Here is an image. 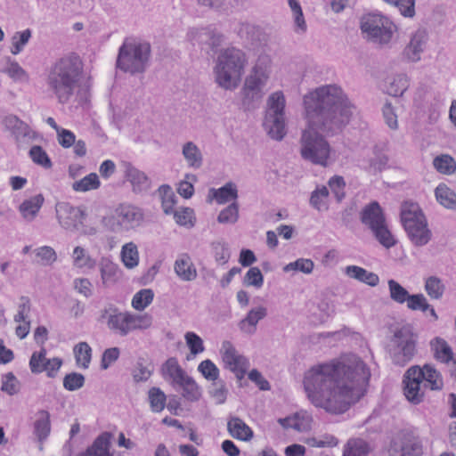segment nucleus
<instances>
[{"label":"nucleus","instance_id":"54","mask_svg":"<svg viewBox=\"0 0 456 456\" xmlns=\"http://www.w3.org/2000/svg\"><path fill=\"white\" fill-rule=\"evenodd\" d=\"M36 256L38 261L45 265H52L57 259L54 249L49 246H43L36 250Z\"/></svg>","mask_w":456,"mask_h":456},{"label":"nucleus","instance_id":"2","mask_svg":"<svg viewBox=\"0 0 456 456\" xmlns=\"http://www.w3.org/2000/svg\"><path fill=\"white\" fill-rule=\"evenodd\" d=\"M308 126L301 138V155L314 164L326 167L331 149L323 138L348 123L350 104L342 90L335 86L316 89L304 99Z\"/></svg>","mask_w":456,"mask_h":456},{"label":"nucleus","instance_id":"48","mask_svg":"<svg viewBox=\"0 0 456 456\" xmlns=\"http://www.w3.org/2000/svg\"><path fill=\"white\" fill-rule=\"evenodd\" d=\"M409 86L408 78L403 75L395 77L387 87L388 94L398 97L402 96Z\"/></svg>","mask_w":456,"mask_h":456},{"label":"nucleus","instance_id":"51","mask_svg":"<svg viewBox=\"0 0 456 456\" xmlns=\"http://www.w3.org/2000/svg\"><path fill=\"white\" fill-rule=\"evenodd\" d=\"M238 218L239 207L237 203L232 202L219 213L217 220L221 224H234Z\"/></svg>","mask_w":456,"mask_h":456},{"label":"nucleus","instance_id":"36","mask_svg":"<svg viewBox=\"0 0 456 456\" xmlns=\"http://www.w3.org/2000/svg\"><path fill=\"white\" fill-rule=\"evenodd\" d=\"M74 354L77 365L86 369L92 358V348L86 342H80L74 347Z\"/></svg>","mask_w":456,"mask_h":456},{"label":"nucleus","instance_id":"20","mask_svg":"<svg viewBox=\"0 0 456 456\" xmlns=\"http://www.w3.org/2000/svg\"><path fill=\"white\" fill-rule=\"evenodd\" d=\"M361 220L364 224L368 225L370 230L386 223L382 209L376 201L371 202L362 209Z\"/></svg>","mask_w":456,"mask_h":456},{"label":"nucleus","instance_id":"11","mask_svg":"<svg viewBox=\"0 0 456 456\" xmlns=\"http://www.w3.org/2000/svg\"><path fill=\"white\" fill-rule=\"evenodd\" d=\"M394 348L391 357L395 365L404 366L410 362L416 354L415 335L406 328L398 330L394 336Z\"/></svg>","mask_w":456,"mask_h":456},{"label":"nucleus","instance_id":"35","mask_svg":"<svg viewBox=\"0 0 456 456\" xmlns=\"http://www.w3.org/2000/svg\"><path fill=\"white\" fill-rule=\"evenodd\" d=\"M154 293L151 289H142L136 292L132 298V307L136 311H143L153 301Z\"/></svg>","mask_w":456,"mask_h":456},{"label":"nucleus","instance_id":"31","mask_svg":"<svg viewBox=\"0 0 456 456\" xmlns=\"http://www.w3.org/2000/svg\"><path fill=\"white\" fill-rule=\"evenodd\" d=\"M369 452V445L364 440L353 438L345 445L343 456H368Z\"/></svg>","mask_w":456,"mask_h":456},{"label":"nucleus","instance_id":"33","mask_svg":"<svg viewBox=\"0 0 456 456\" xmlns=\"http://www.w3.org/2000/svg\"><path fill=\"white\" fill-rule=\"evenodd\" d=\"M101 186L99 176L96 173H90L82 179L76 181L72 184L75 191L86 192L88 191L97 190Z\"/></svg>","mask_w":456,"mask_h":456},{"label":"nucleus","instance_id":"50","mask_svg":"<svg viewBox=\"0 0 456 456\" xmlns=\"http://www.w3.org/2000/svg\"><path fill=\"white\" fill-rule=\"evenodd\" d=\"M29 156L33 162L42 166L45 168H50L52 167V161L50 158L41 146H32L29 150Z\"/></svg>","mask_w":456,"mask_h":456},{"label":"nucleus","instance_id":"10","mask_svg":"<svg viewBox=\"0 0 456 456\" xmlns=\"http://www.w3.org/2000/svg\"><path fill=\"white\" fill-rule=\"evenodd\" d=\"M392 21L379 13H369L364 15L361 20V28L362 33L379 43H387L393 35Z\"/></svg>","mask_w":456,"mask_h":456},{"label":"nucleus","instance_id":"43","mask_svg":"<svg viewBox=\"0 0 456 456\" xmlns=\"http://www.w3.org/2000/svg\"><path fill=\"white\" fill-rule=\"evenodd\" d=\"M173 215L178 225L192 227L195 224L194 211L191 208H181L178 210H175Z\"/></svg>","mask_w":456,"mask_h":456},{"label":"nucleus","instance_id":"12","mask_svg":"<svg viewBox=\"0 0 456 456\" xmlns=\"http://www.w3.org/2000/svg\"><path fill=\"white\" fill-rule=\"evenodd\" d=\"M399 449L395 446L389 450V456H423V439L416 429L402 430L398 435Z\"/></svg>","mask_w":456,"mask_h":456},{"label":"nucleus","instance_id":"53","mask_svg":"<svg viewBox=\"0 0 456 456\" xmlns=\"http://www.w3.org/2000/svg\"><path fill=\"white\" fill-rule=\"evenodd\" d=\"M407 302V307L412 311L426 312L429 309V304L423 294L410 295Z\"/></svg>","mask_w":456,"mask_h":456},{"label":"nucleus","instance_id":"56","mask_svg":"<svg viewBox=\"0 0 456 456\" xmlns=\"http://www.w3.org/2000/svg\"><path fill=\"white\" fill-rule=\"evenodd\" d=\"M398 7L402 15L413 17L415 14V0H384Z\"/></svg>","mask_w":456,"mask_h":456},{"label":"nucleus","instance_id":"45","mask_svg":"<svg viewBox=\"0 0 456 456\" xmlns=\"http://www.w3.org/2000/svg\"><path fill=\"white\" fill-rule=\"evenodd\" d=\"M329 197V191L326 186L317 188L312 192L310 203L317 210H325L328 208L327 202Z\"/></svg>","mask_w":456,"mask_h":456},{"label":"nucleus","instance_id":"47","mask_svg":"<svg viewBox=\"0 0 456 456\" xmlns=\"http://www.w3.org/2000/svg\"><path fill=\"white\" fill-rule=\"evenodd\" d=\"M387 284L391 299L399 304L405 303L410 296L408 291L395 280H389Z\"/></svg>","mask_w":456,"mask_h":456},{"label":"nucleus","instance_id":"15","mask_svg":"<svg viewBox=\"0 0 456 456\" xmlns=\"http://www.w3.org/2000/svg\"><path fill=\"white\" fill-rule=\"evenodd\" d=\"M56 214L60 224L65 229H76L82 224L86 213L80 208L73 207L69 203H59L56 206Z\"/></svg>","mask_w":456,"mask_h":456},{"label":"nucleus","instance_id":"5","mask_svg":"<svg viewBox=\"0 0 456 456\" xmlns=\"http://www.w3.org/2000/svg\"><path fill=\"white\" fill-rule=\"evenodd\" d=\"M246 63L245 54L238 49H226L216 67V82L225 89H232L240 81Z\"/></svg>","mask_w":456,"mask_h":456},{"label":"nucleus","instance_id":"41","mask_svg":"<svg viewBox=\"0 0 456 456\" xmlns=\"http://www.w3.org/2000/svg\"><path fill=\"white\" fill-rule=\"evenodd\" d=\"M151 409L154 412H160L166 406L167 397L159 387H151L148 393Z\"/></svg>","mask_w":456,"mask_h":456},{"label":"nucleus","instance_id":"18","mask_svg":"<svg viewBox=\"0 0 456 456\" xmlns=\"http://www.w3.org/2000/svg\"><path fill=\"white\" fill-rule=\"evenodd\" d=\"M161 375L165 380L178 386L188 375L175 357L168 358L161 366Z\"/></svg>","mask_w":456,"mask_h":456},{"label":"nucleus","instance_id":"16","mask_svg":"<svg viewBox=\"0 0 456 456\" xmlns=\"http://www.w3.org/2000/svg\"><path fill=\"white\" fill-rule=\"evenodd\" d=\"M222 358L225 367L234 372L238 379H240L245 376L248 362L245 357L240 355L229 342L223 345Z\"/></svg>","mask_w":456,"mask_h":456},{"label":"nucleus","instance_id":"60","mask_svg":"<svg viewBox=\"0 0 456 456\" xmlns=\"http://www.w3.org/2000/svg\"><path fill=\"white\" fill-rule=\"evenodd\" d=\"M4 72L15 81H24L28 79L27 72L19 65L12 61L5 68Z\"/></svg>","mask_w":456,"mask_h":456},{"label":"nucleus","instance_id":"30","mask_svg":"<svg viewBox=\"0 0 456 456\" xmlns=\"http://www.w3.org/2000/svg\"><path fill=\"white\" fill-rule=\"evenodd\" d=\"M436 200L447 208H456V193L445 183H440L435 191Z\"/></svg>","mask_w":456,"mask_h":456},{"label":"nucleus","instance_id":"1","mask_svg":"<svg viewBox=\"0 0 456 456\" xmlns=\"http://www.w3.org/2000/svg\"><path fill=\"white\" fill-rule=\"evenodd\" d=\"M370 378L363 361L352 356L313 366L305 374L304 387L316 407L343 413L365 395Z\"/></svg>","mask_w":456,"mask_h":456},{"label":"nucleus","instance_id":"42","mask_svg":"<svg viewBox=\"0 0 456 456\" xmlns=\"http://www.w3.org/2000/svg\"><path fill=\"white\" fill-rule=\"evenodd\" d=\"M379 240V242L387 248L394 247L396 244V240L388 230L386 223L381 225H379L375 229L371 230Z\"/></svg>","mask_w":456,"mask_h":456},{"label":"nucleus","instance_id":"40","mask_svg":"<svg viewBox=\"0 0 456 456\" xmlns=\"http://www.w3.org/2000/svg\"><path fill=\"white\" fill-rule=\"evenodd\" d=\"M266 315V308L263 306H258L256 308L251 309L245 319H243L240 322V327L242 330H246V325H249L250 329L247 330L248 331H254L257 322L265 318Z\"/></svg>","mask_w":456,"mask_h":456},{"label":"nucleus","instance_id":"38","mask_svg":"<svg viewBox=\"0 0 456 456\" xmlns=\"http://www.w3.org/2000/svg\"><path fill=\"white\" fill-rule=\"evenodd\" d=\"M178 386L183 390V396L188 401L193 402L200 399V389L192 378L187 376Z\"/></svg>","mask_w":456,"mask_h":456},{"label":"nucleus","instance_id":"23","mask_svg":"<svg viewBox=\"0 0 456 456\" xmlns=\"http://www.w3.org/2000/svg\"><path fill=\"white\" fill-rule=\"evenodd\" d=\"M208 198L210 201L215 200L216 203L223 205L235 200L238 198V190L234 183H227L219 189H211L208 193Z\"/></svg>","mask_w":456,"mask_h":456},{"label":"nucleus","instance_id":"39","mask_svg":"<svg viewBox=\"0 0 456 456\" xmlns=\"http://www.w3.org/2000/svg\"><path fill=\"white\" fill-rule=\"evenodd\" d=\"M425 290L432 299H440L445 290L442 280L436 276H430L425 281Z\"/></svg>","mask_w":456,"mask_h":456},{"label":"nucleus","instance_id":"37","mask_svg":"<svg viewBox=\"0 0 456 456\" xmlns=\"http://www.w3.org/2000/svg\"><path fill=\"white\" fill-rule=\"evenodd\" d=\"M118 266L113 262L104 259L101 262V276L103 284L108 285L115 282L119 274Z\"/></svg>","mask_w":456,"mask_h":456},{"label":"nucleus","instance_id":"58","mask_svg":"<svg viewBox=\"0 0 456 456\" xmlns=\"http://www.w3.org/2000/svg\"><path fill=\"white\" fill-rule=\"evenodd\" d=\"M85 378L80 373L67 374L63 379V386L69 391H74L83 387Z\"/></svg>","mask_w":456,"mask_h":456},{"label":"nucleus","instance_id":"27","mask_svg":"<svg viewBox=\"0 0 456 456\" xmlns=\"http://www.w3.org/2000/svg\"><path fill=\"white\" fill-rule=\"evenodd\" d=\"M175 273L183 281H191L196 278L197 272L191 258L187 255H183L176 259L175 263Z\"/></svg>","mask_w":456,"mask_h":456},{"label":"nucleus","instance_id":"13","mask_svg":"<svg viewBox=\"0 0 456 456\" xmlns=\"http://www.w3.org/2000/svg\"><path fill=\"white\" fill-rule=\"evenodd\" d=\"M403 395L406 399L413 403H420L425 396V389L423 384V373L418 365L409 368L403 379Z\"/></svg>","mask_w":456,"mask_h":456},{"label":"nucleus","instance_id":"57","mask_svg":"<svg viewBox=\"0 0 456 456\" xmlns=\"http://www.w3.org/2000/svg\"><path fill=\"white\" fill-rule=\"evenodd\" d=\"M46 351L45 348H42L40 352H35L32 354L29 367L33 373H40L44 371V366L46 362Z\"/></svg>","mask_w":456,"mask_h":456},{"label":"nucleus","instance_id":"34","mask_svg":"<svg viewBox=\"0 0 456 456\" xmlns=\"http://www.w3.org/2000/svg\"><path fill=\"white\" fill-rule=\"evenodd\" d=\"M436 170L443 175H452L456 171V161L448 154L437 156L433 160Z\"/></svg>","mask_w":456,"mask_h":456},{"label":"nucleus","instance_id":"4","mask_svg":"<svg viewBox=\"0 0 456 456\" xmlns=\"http://www.w3.org/2000/svg\"><path fill=\"white\" fill-rule=\"evenodd\" d=\"M98 321L106 323L109 330L120 336H126L134 330H146L152 324V316L149 314H132L122 312L110 305L100 313Z\"/></svg>","mask_w":456,"mask_h":456},{"label":"nucleus","instance_id":"26","mask_svg":"<svg viewBox=\"0 0 456 456\" xmlns=\"http://www.w3.org/2000/svg\"><path fill=\"white\" fill-rule=\"evenodd\" d=\"M346 273L359 281L366 283L371 287H375L379 284V276L371 272H368L362 267L357 265H349L346 269Z\"/></svg>","mask_w":456,"mask_h":456},{"label":"nucleus","instance_id":"29","mask_svg":"<svg viewBox=\"0 0 456 456\" xmlns=\"http://www.w3.org/2000/svg\"><path fill=\"white\" fill-rule=\"evenodd\" d=\"M123 265L127 269H133L139 264V251L135 243L127 242L123 245L120 252Z\"/></svg>","mask_w":456,"mask_h":456},{"label":"nucleus","instance_id":"24","mask_svg":"<svg viewBox=\"0 0 456 456\" xmlns=\"http://www.w3.org/2000/svg\"><path fill=\"white\" fill-rule=\"evenodd\" d=\"M423 373V384L430 390H441L444 387L442 376L432 365L425 364L420 368Z\"/></svg>","mask_w":456,"mask_h":456},{"label":"nucleus","instance_id":"6","mask_svg":"<svg viewBox=\"0 0 456 456\" xmlns=\"http://www.w3.org/2000/svg\"><path fill=\"white\" fill-rule=\"evenodd\" d=\"M401 221L413 244L426 245L431 237L424 214L417 203L405 201L401 208Z\"/></svg>","mask_w":456,"mask_h":456},{"label":"nucleus","instance_id":"49","mask_svg":"<svg viewBox=\"0 0 456 456\" xmlns=\"http://www.w3.org/2000/svg\"><path fill=\"white\" fill-rule=\"evenodd\" d=\"M30 37L31 31L29 29L16 32L12 37L11 53L14 55L20 53L24 48L25 45L28 42Z\"/></svg>","mask_w":456,"mask_h":456},{"label":"nucleus","instance_id":"44","mask_svg":"<svg viewBox=\"0 0 456 456\" xmlns=\"http://www.w3.org/2000/svg\"><path fill=\"white\" fill-rule=\"evenodd\" d=\"M183 154L189 166L193 167H199L201 165V153L198 147L192 142H187L183 146Z\"/></svg>","mask_w":456,"mask_h":456},{"label":"nucleus","instance_id":"9","mask_svg":"<svg viewBox=\"0 0 456 456\" xmlns=\"http://www.w3.org/2000/svg\"><path fill=\"white\" fill-rule=\"evenodd\" d=\"M285 98L281 92L272 94L267 102L264 126L268 134L275 140H281L285 134Z\"/></svg>","mask_w":456,"mask_h":456},{"label":"nucleus","instance_id":"59","mask_svg":"<svg viewBox=\"0 0 456 456\" xmlns=\"http://www.w3.org/2000/svg\"><path fill=\"white\" fill-rule=\"evenodd\" d=\"M2 391L10 395H15L19 391V381L12 372H8L2 379Z\"/></svg>","mask_w":456,"mask_h":456},{"label":"nucleus","instance_id":"52","mask_svg":"<svg viewBox=\"0 0 456 456\" xmlns=\"http://www.w3.org/2000/svg\"><path fill=\"white\" fill-rule=\"evenodd\" d=\"M186 345L191 354L196 355L204 351V345L201 338L192 331H188L184 336Z\"/></svg>","mask_w":456,"mask_h":456},{"label":"nucleus","instance_id":"55","mask_svg":"<svg viewBox=\"0 0 456 456\" xmlns=\"http://www.w3.org/2000/svg\"><path fill=\"white\" fill-rule=\"evenodd\" d=\"M199 371L208 380H216L219 376L218 368L210 360L202 361L199 367Z\"/></svg>","mask_w":456,"mask_h":456},{"label":"nucleus","instance_id":"62","mask_svg":"<svg viewBox=\"0 0 456 456\" xmlns=\"http://www.w3.org/2000/svg\"><path fill=\"white\" fill-rule=\"evenodd\" d=\"M212 247L216 261L220 265L226 264L230 258V251L227 246L223 242H215Z\"/></svg>","mask_w":456,"mask_h":456},{"label":"nucleus","instance_id":"3","mask_svg":"<svg viewBox=\"0 0 456 456\" xmlns=\"http://www.w3.org/2000/svg\"><path fill=\"white\" fill-rule=\"evenodd\" d=\"M83 73V61L76 53L57 60L51 67L47 85L60 102H66L74 94Z\"/></svg>","mask_w":456,"mask_h":456},{"label":"nucleus","instance_id":"7","mask_svg":"<svg viewBox=\"0 0 456 456\" xmlns=\"http://www.w3.org/2000/svg\"><path fill=\"white\" fill-rule=\"evenodd\" d=\"M151 47L148 43H132L126 40L119 49L117 65L130 73L142 72L148 61Z\"/></svg>","mask_w":456,"mask_h":456},{"label":"nucleus","instance_id":"63","mask_svg":"<svg viewBox=\"0 0 456 456\" xmlns=\"http://www.w3.org/2000/svg\"><path fill=\"white\" fill-rule=\"evenodd\" d=\"M56 133L58 142L61 147L68 149L73 146L76 135L72 131L61 127Z\"/></svg>","mask_w":456,"mask_h":456},{"label":"nucleus","instance_id":"17","mask_svg":"<svg viewBox=\"0 0 456 456\" xmlns=\"http://www.w3.org/2000/svg\"><path fill=\"white\" fill-rule=\"evenodd\" d=\"M430 346L435 359L450 367L451 376L456 379V355L449 344L441 338H436L430 342Z\"/></svg>","mask_w":456,"mask_h":456},{"label":"nucleus","instance_id":"32","mask_svg":"<svg viewBox=\"0 0 456 456\" xmlns=\"http://www.w3.org/2000/svg\"><path fill=\"white\" fill-rule=\"evenodd\" d=\"M35 433L37 436L42 440L45 439L50 433V414L46 411H39L37 413V419L34 424Z\"/></svg>","mask_w":456,"mask_h":456},{"label":"nucleus","instance_id":"19","mask_svg":"<svg viewBox=\"0 0 456 456\" xmlns=\"http://www.w3.org/2000/svg\"><path fill=\"white\" fill-rule=\"evenodd\" d=\"M227 430L234 439L243 442H248L254 436L252 428L239 417H231L228 419Z\"/></svg>","mask_w":456,"mask_h":456},{"label":"nucleus","instance_id":"14","mask_svg":"<svg viewBox=\"0 0 456 456\" xmlns=\"http://www.w3.org/2000/svg\"><path fill=\"white\" fill-rule=\"evenodd\" d=\"M267 79L268 73L266 69L256 65L253 69L252 74H250L245 81L243 87L245 105H249L251 101L260 100L262 98L261 89Z\"/></svg>","mask_w":456,"mask_h":456},{"label":"nucleus","instance_id":"64","mask_svg":"<svg viewBox=\"0 0 456 456\" xmlns=\"http://www.w3.org/2000/svg\"><path fill=\"white\" fill-rule=\"evenodd\" d=\"M289 5L294 13L297 27L300 30L305 31L306 24L299 3L297 0H289Z\"/></svg>","mask_w":456,"mask_h":456},{"label":"nucleus","instance_id":"21","mask_svg":"<svg viewBox=\"0 0 456 456\" xmlns=\"http://www.w3.org/2000/svg\"><path fill=\"white\" fill-rule=\"evenodd\" d=\"M111 437L110 433L103 432L94 441L93 444L79 456H113L110 452Z\"/></svg>","mask_w":456,"mask_h":456},{"label":"nucleus","instance_id":"22","mask_svg":"<svg viewBox=\"0 0 456 456\" xmlns=\"http://www.w3.org/2000/svg\"><path fill=\"white\" fill-rule=\"evenodd\" d=\"M278 422L284 428H293L297 431L303 432L310 429L312 418L306 412H297L292 416L279 419Z\"/></svg>","mask_w":456,"mask_h":456},{"label":"nucleus","instance_id":"61","mask_svg":"<svg viewBox=\"0 0 456 456\" xmlns=\"http://www.w3.org/2000/svg\"><path fill=\"white\" fill-rule=\"evenodd\" d=\"M329 186L331 191L335 194L338 201L345 197L346 183L344 178L339 175H334L329 180Z\"/></svg>","mask_w":456,"mask_h":456},{"label":"nucleus","instance_id":"28","mask_svg":"<svg viewBox=\"0 0 456 456\" xmlns=\"http://www.w3.org/2000/svg\"><path fill=\"white\" fill-rule=\"evenodd\" d=\"M426 33L423 30H418L411 37L409 45L405 48L407 57L416 61L419 60V53L422 52V46L426 41Z\"/></svg>","mask_w":456,"mask_h":456},{"label":"nucleus","instance_id":"46","mask_svg":"<svg viewBox=\"0 0 456 456\" xmlns=\"http://www.w3.org/2000/svg\"><path fill=\"white\" fill-rule=\"evenodd\" d=\"M73 265L78 268H93L95 262L86 254L81 247H76L73 250Z\"/></svg>","mask_w":456,"mask_h":456},{"label":"nucleus","instance_id":"8","mask_svg":"<svg viewBox=\"0 0 456 456\" xmlns=\"http://www.w3.org/2000/svg\"><path fill=\"white\" fill-rule=\"evenodd\" d=\"M143 220L141 208L128 203H121L116 207L113 213L104 216L103 225L111 232L128 231L139 226Z\"/></svg>","mask_w":456,"mask_h":456},{"label":"nucleus","instance_id":"25","mask_svg":"<svg viewBox=\"0 0 456 456\" xmlns=\"http://www.w3.org/2000/svg\"><path fill=\"white\" fill-rule=\"evenodd\" d=\"M45 199L42 194H37L24 200L19 209L21 216L27 220H33L44 204Z\"/></svg>","mask_w":456,"mask_h":456}]
</instances>
